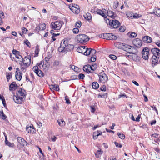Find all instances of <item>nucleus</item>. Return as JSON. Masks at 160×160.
<instances>
[{
    "label": "nucleus",
    "mask_w": 160,
    "mask_h": 160,
    "mask_svg": "<svg viewBox=\"0 0 160 160\" xmlns=\"http://www.w3.org/2000/svg\"><path fill=\"white\" fill-rule=\"evenodd\" d=\"M20 53H18L13 57V59L15 61L18 63H21L23 61V58L22 56L19 54Z\"/></svg>",
    "instance_id": "11"
},
{
    "label": "nucleus",
    "mask_w": 160,
    "mask_h": 160,
    "mask_svg": "<svg viewBox=\"0 0 160 160\" xmlns=\"http://www.w3.org/2000/svg\"><path fill=\"white\" fill-rule=\"evenodd\" d=\"M109 58L115 60L117 59V57L113 54H110L109 55Z\"/></svg>",
    "instance_id": "50"
},
{
    "label": "nucleus",
    "mask_w": 160,
    "mask_h": 160,
    "mask_svg": "<svg viewBox=\"0 0 160 160\" xmlns=\"http://www.w3.org/2000/svg\"><path fill=\"white\" fill-rule=\"evenodd\" d=\"M143 41L145 43H149L152 42V38L148 36H146L142 38Z\"/></svg>",
    "instance_id": "21"
},
{
    "label": "nucleus",
    "mask_w": 160,
    "mask_h": 160,
    "mask_svg": "<svg viewBox=\"0 0 160 160\" xmlns=\"http://www.w3.org/2000/svg\"><path fill=\"white\" fill-rule=\"evenodd\" d=\"M81 25V22L79 21H78L75 23V26L77 28H80Z\"/></svg>",
    "instance_id": "45"
},
{
    "label": "nucleus",
    "mask_w": 160,
    "mask_h": 160,
    "mask_svg": "<svg viewBox=\"0 0 160 160\" xmlns=\"http://www.w3.org/2000/svg\"><path fill=\"white\" fill-rule=\"evenodd\" d=\"M118 135L119 138L122 139H124L125 138V135L122 133H118Z\"/></svg>",
    "instance_id": "47"
},
{
    "label": "nucleus",
    "mask_w": 160,
    "mask_h": 160,
    "mask_svg": "<svg viewBox=\"0 0 160 160\" xmlns=\"http://www.w3.org/2000/svg\"><path fill=\"white\" fill-rule=\"evenodd\" d=\"M91 108V112L92 113H94L95 111V108L94 106H90Z\"/></svg>",
    "instance_id": "55"
},
{
    "label": "nucleus",
    "mask_w": 160,
    "mask_h": 160,
    "mask_svg": "<svg viewBox=\"0 0 160 160\" xmlns=\"http://www.w3.org/2000/svg\"><path fill=\"white\" fill-rule=\"evenodd\" d=\"M58 124L61 126H63L65 124V122L62 119L58 120Z\"/></svg>",
    "instance_id": "37"
},
{
    "label": "nucleus",
    "mask_w": 160,
    "mask_h": 160,
    "mask_svg": "<svg viewBox=\"0 0 160 160\" xmlns=\"http://www.w3.org/2000/svg\"><path fill=\"white\" fill-rule=\"evenodd\" d=\"M96 12L97 14H99L103 17L104 19L105 18L107 17L105 14L103 13V12L101 10L98 9Z\"/></svg>",
    "instance_id": "28"
},
{
    "label": "nucleus",
    "mask_w": 160,
    "mask_h": 160,
    "mask_svg": "<svg viewBox=\"0 0 160 160\" xmlns=\"http://www.w3.org/2000/svg\"><path fill=\"white\" fill-rule=\"evenodd\" d=\"M79 79H84L85 75L83 74L80 73L78 76Z\"/></svg>",
    "instance_id": "51"
},
{
    "label": "nucleus",
    "mask_w": 160,
    "mask_h": 160,
    "mask_svg": "<svg viewBox=\"0 0 160 160\" xmlns=\"http://www.w3.org/2000/svg\"><path fill=\"white\" fill-rule=\"evenodd\" d=\"M26 91L21 88H19L17 92L16 95H14L13 99L17 103L21 104L26 98Z\"/></svg>",
    "instance_id": "1"
},
{
    "label": "nucleus",
    "mask_w": 160,
    "mask_h": 160,
    "mask_svg": "<svg viewBox=\"0 0 160 160\" xmlns=\"http://www.w3.org/2000/svg\"><path fill=\"white\" fill-rule=\"evenodd\" d=\"M153 13L157 16L160 17V8H155L153 10Z\"/></svg>",
    "instance_id": "24"
},
{
    "label": "nucleus",
    "mask_w": 160,
    "mask_h": 160,
    "mask_svg": "<svg viewBox=\"0 0 160 160\" xmlns=\"http://www.w3.org/2000/svg\"><path fill=\"white\" fill-rule=\"evenodd\" d=\"M29 59L30 60V64L31 63V57L29 56H25L24 58H23V61H22L23 62H28L27 59Z\"/></svg>",
    "instance_id": "38"
},
{
    "label": "nucleus",
    "mask_w": 160,
    "mask_h": 160,
    "mask_svg": "<svg viewBox=\"0 0 160 160\" xmlns=\"http://www.w3.org/2000/svg\"><path fill=\"white\" fill-rule=\"evenodd\" d=\"M105 20L107 24H109L111 27L114 28H117L120 25V22L117 20H110L107 17L105 18Z\"/></svg>",
    "instance_id": "3"
},
{
    "label": "nucleus",
    "mask_w": 160,
    "mask_h": 160,
    "mask_svg": "<svg viewBox=\"0 0 160 160\" xmlns=\"http://www.w3.org/2000/svg\"><path fill=\"white\" fill-rule=\"evenodd\" d=\"M149 49L147 47L144 48L142 52V58L145 60H148L150 55Z\"/></svg>",
    "instance_id": "8"
},
{
    "label": "nucleus",
    "mask_w": 160,
    "mask_h": 160,
    "mask_svg": "<svg viewBox=\"0 0 160 160\" xmlns=\"http://www.w3.org/2000/svg\"><path fill=\"white\" fill-rule=\"evenodd\" d=\"M17 140L19 143L22 146H24L25 144H27V142L22 138L18 137L17 138Z\"/></svg>",
    "instance_id": "17"
},
{
    "label": "nucleus",
    "mask_w": 160,
    "mask_h": 160,
    "mask_svg": "<svg viewBox=\"0 0 160 160\" xmlns=\"http://www.w3.org/2000/svg\"><path fill=\"white\" fill-rule=\"evenodd\" d=\"M111 35H109V40H116L117 39V37L116 36L114 35L112 33H110Z\"/></svg>",
    "instance_id": "31"
},
{
    "label": "nucleus",
    "mask_w": 160,
    "mask_h": 160,
    "mask_svg": "<svg viewBox=\"0 0 160 160\" xmlns=\"http://www.w3.org/2000/svg\"><path fill=\"white\" fill-rule=\"evenodd\" d=\"M67 40H63L60 46L58 48V51L59 52H66L65 50V43L67 42Z\"/></svg>",
    "instance_id": "10"
},
{
    "label": "nucleus",
    "mask_w": 160,
    "mask_h": 160,
    "mask_svg": "<svg viewBox=\"0 0 160 160\" xmlns=\"http://www.w3.org/2000/svg\"><path fill=\"white\" fill-rule=\"evenodd\" d=\"M17 85L15 82H13L10 84L9 86V89L10 91L15 90L17 88Z\"/></svg>",
    "instance_id": "18"
},
{
    "label": "nucleus",
    "mask_w": 160,
    "mask_h": 160,
    "mask_svg": "<svg viewBox=\"0 0 160 160\" xmlns=\"http://www.w3.org/2000/svg\"><path fill=\"white\" fill-rule=\"evenodd\" d=\"M132 42L133 45L137 48L141 47L142 45V40L138 38L134 39L132 41Z\"/></svg>",
    "instance_id": "9"
},
{
    "label": "nucleus",
    "mask_w": 160,
    "mask_h": 160,
    "mask_svg": "<svg viewBox=\"0 0 160 160\" xmlns=\"http://www.w3.org/2000/svg\"><path fill=\"white\" fill-rule=\"evenodd\" d=\"M12 73L9 72L7 74L6 77L7 81L8 82H9V80L12 77Z\"/></svg>",
    "instance_id": "40"
},
{
    "label": "nucleus",
    "mask_w": 160,
    "mask_h": 160,
    "mask_svg": "<svg viewBox=\"0 0 160 160\" xmlns=\"http://www.w3.org/2000/svg\"><path fill=\"white\" fill-rule=\"evenodd\" d=\"M27 60L28 62H21V63H19L20 66L21 70L23 72L26 71L27 68L30 65V60L29 59Z\"/></svg>",
    "instance_id": "7"
},
{
    "label": "nucleus",
    "mask_w": 160,
    "mask_h": 160,
    "mask_svg": "<svg viewBox=\"0 0 160 160\" xmlns=\"http://www.w3.org/2000/svg\"><path fill=\"white\" fill-rule=\"evenodd\" d=\"M0 117L2 119L5 120L7 118V116L4 114L2 110L0 111Z\"/></svg>",
    "instance_id": "35"
},
{
    "label": "nucleus",
    "mask_w": 160,
    "mask_h": 160,
    "mask_svg": "<svg viewBox=\"0 0 160 160\" xmlns=\"http://www.w3.org/2000/svg\"><path fill=\"white\" fill-rule=\"evenodd\" d=\"M114 143L116 147H118L119 148H121L122 147V146L121 144H119L117 143L116 142H114Z\"/></svg>",
    "instance_id": "59"
},
{
    "label": "nucleus",
    "mask_w": 160,
    "mask_h": 160,
    "mask_svg": "<svg viewBox=\"0 0 160 160\" xmlns=\"http://www.w3.org/2000/svg\"><path fill=\"white\" fill-rule=\"evenodd\" d=\"M153 55L157 56L158 58H160V50L158 48H153L151 49Z\"/></svg>",
    "instance_id": "14"
},
{
    "label": "nucleus",
    "mask_w": 160,
    "mask_h": 160,
    "mask_svg": "<svg viewBox=\"0 0 160 160\" xmlns=\"http://www.w3.org/2000/svg\"><path fill=\"white\" fill-rule=\"evenodd\" d=\"M54 30H51L50 31V33L52 34V35H53L54 37H55L57 36H58L59 35V34H60L59 33H57V34L54 33Z\"/></svg>",
    "instance_id": "52"
},
{
    "label": "nucleus",
    "mask_w": 160,
    "mask_h": 160,
    "mask_svg": "<svg viewBox=\"0 0 160 160\" xmlns=\"http://www.w3.org/2000/svg\"><path fill=\"white\" fill-rule=\"evenodd\" d=\"M71 68L73 70H74L75 72H78V70L79 69L78 68L74 65L72 66Z\"/></svg>",
    "instance_id": "61"
},
{
    "label": "nucleus",
    "mask_w": 160,
    "mask_h": 160,
    "mask_svg": "<svg viewBox=\"0 0 160 160\" xmlns=\"http://www.w3.org/2000/svg\"><path fill=\"white\" fill-rule=\"evenodd\" d=\"M84 18L88 20H89L91 19L92 17L90 13H88L83 15Z\"/></svg>",
    "instance_id": "34"
},
{
    "label": "nucleus",
    "mask_w": 160,
    "mask_h": 160,
    "mask_svg": "<svg viewBox=\"0 0 160 160\" xmlns=\"http://www.w3.org/2000/svg\"><path fill=\"white\" fill-rule=\"evenodd\" d=\"M126 15L128 17L132 19L133 15L130 12H127L126 13Z\"/></svg>",
    "instance_id": "62"
},
{
    "label": "nucleus",
    "mask_w": 160,
    "mask_h": 160,
    "mask_svg": "<svg viewBox=\"0 0 160 160\" xmlns=\"http://www.w3.org/2000/svg\"><path fill=\"white\" fill-rule=\"evenodd\" d=\"M26 131L28 133H35V129L33 125L31 124L30 126H27L26 127Z\"/></svg>",
    "instance_id": "15"
},
{
    "label": "nucleus",
    "mask_w": 160,
    "mask_h": 160,
    "mask_svg": "<svg viewBox=\"0 0 160 160\" xmlns=\"http://www.w3.org/2000/svg\"><path fill=\"white\" fill-rule=\"evenodd\" d=\"M89 67H90V65H85L83 68V71L88 73H92L93 72H91L90 70Z\"/></svg>",
    "instance_id": "23"
},
{
    "label": "nucleus",
    "mask_w": 160,
    "mask_h": 160,
    "mask_svg": "<svg viewBox=\"0 0 160 160\" xmlns=\"http://www.w3.org/2000/svg\"><path fill=\"white\" fill-rule=\"evenodd\" d=\"M65 99L66 100V103L68 104H69L70 103V100L67 96H66L65 97Z\"/></svg>",
    "instance_id": "53"
},
{
    "label": "nucleus",
    "mask_w": 160,
    "mask_h": 160,
    "mask_svg": "<svg viewBox=\"0 0 160 160\" xmlns=\"http://www.w3.org/2000/svg\"><path fill=\"white\" fill-rule=\"evenodd\" d=\"M100 81L102 83H105L108 80V77L104 72L103 71L100 72L98 74Z\"/></svg>",
    "instance_id": "5"
},
{
    "label": "nucleus",
    "mask_w": 160,
    "mask_h": 160,
    "mask_svg": "<svg viewBox=\"0 0 160 160\" xmlns=\"http://www.w3.org/2000/svg\"><path fill=\"white\" fill-rule=\"evenodd\" d=\"M123 43H121L119 42H116L114 43V45L115 47L119 49H122Z\"/></svg>",
    "instance_id": "27"
},
{
    "label": "nucleus",
    "mask_w": 160,
    "mask_h": 160,
    "mask_svg": "<svg viewBox=\"0 0 160 160\" xmlns=\"http://www.w3.org/2000/svg\"><path fill=\"white\" fill-rule=\"evenodd\" d=\"M110 33H104L102 35H101L99 37L104 39H109V35H111Z\"/></svg>",
    "instance_id": "25"
},
{
    "label": "nucleus",
    "mask_w": 160,
    "mask_h": 160,
    "mask_svg": "<svg viewBox=\"0 0 160 160\" xmlns=\"http://www.w3.org/2000/svg\"><path fill=\"white\" fill-rule=\"evenodd\" d=\"M42 62L37 63V65L34 66L32 68L33 71L38 76L40 77H42L44 76V74L42 71L39 69H41L43 67Z\"/></svg>",
    "instance_id": "2"
},
{
    "label": "nucleus",
    "mask_w": 160,
    "mask_h": 160,
    "mask_svg": "<svg viewBox=\"0 0 160 160\" xmlns=\"http://www.w3.org/2000/svg\"><path fill=\"white\" fill-rule=\"evenodd\" d=\"M90 48H86L85 52H84V55L87 56L90 55Z\"/></svg>",
    "instance_id": "36"
},
{
    "label": "nucleus",
    "mask_w": 160,
    "mask_h": 160,
    "mask_svg": "<svg viewBox=\"0 0 160 160\" xmlns=\"http://www.w3.org/2000/svg\"><path fill=\"white\" fill-rule=\"evenodd\" d=\"M57 139V138L54 135L52 136L51 137V140L53 142H55L56 139Z\"/></svg>",
    "instance_id": "64"
},
{
    "label": "nucleus",
    "mask_w": 160,
    "mask_h": 160,
    "mask_svg": "<svg viewBox=\"0 0 160 160\" xmlns=\"http://www.w3.org/2000/svg\"><path fill=\"white\" fill-rule=\"evenodd\" d=\"M100 90L102 91H106V86L104 85H102L100 87Z\"/></svg>",
    "instance_id": "60"
},
{
    "label": "nucleus",
    "mask_w": 160,
    "mask_h": 160,
    "mask_svg": "<svg viewBox=\"0 0 160 160\" xmlns=\"http://www.w3.org/2000/svg\"><path fill=\"white\" fill-rule=\"evenodd\" d=\"M62 23L59 21L52 22L51 24V28L52 30L58 31L60 30L62 27Z\"/></svg>",
    "instance_id": "4"
},
{
    "label": "nucleus",
    "mask_w": 160,
    "mask_h": 160,
    "mask_svg": "<svg viewBox=\"0 0 160 160\" xmlns=\"http://www.w3.org/2000/svg\"><path fill=\"white\" fill-rule=\"evenodd\" d=\"M16 71L15 72L16 78L18 80L20 81L22 78V73L20 72L19 68H16Z\"/></svg>",
    "instance_id": "13"
},
{
    "label": "nucleus",
    "mask_w": 160,
    "mask_h": 160,
    "mask_svg": "<svg viewBox=\"0 0 160 160\" xmlns=\"http://www.w3.org/2000/svg\"><path fill=\"white\" fill-rule=\"evenodd\" d=\"M142 15L140 14H138L137 13H136L134 15H133L132 18L137 19L139 18Z\"/></svg>",
    "instance_id": "44"
},
{
    "label": "nucleus",
    "mask_w": 160,
    "mask_h": 160,
    "mask_svg": "<svg viewBox=\"0 0 160 160\" xmlns=\"http://www.w3.org/2000/svg\"><path fill=\"white\" fill-rule=\"evenodd\" d=\"M86 47L84 46H82L78 48L77 49V51L80 53H83L84 54V52H85Z\"/></svg>",
    "instance_id": "20"
},
{
    "label": "nucleus",
    "mask_w": 160,
    "mask_h": 160,
    "mask_svg": "<svg viewBox=\"0 0 160 160\" xmlns=\"http://www.w3.org/2000/svg\"><path fill=\"white\" fill-rule=\"evenodd\" d=\"M92 87L93 88L96 89L98 88L99 85L97 82H95L92 83Z\"/></svg>",
    "instance_id": "32"
},
{
    "label": "nucleus",
    "mask_w": 160,
    "mask_h": 160,
    "mask_svg": "<svg viewBox=\"0 0 160 160\" xmlns=\"http://www.w3.org/2000/svg\"><path fill=\"white\" fill-rule=\"evenodd\" d=\"M97 132H99L97 134H96V132H94V133L93 134L94 135H95L96 136H95V137L93 136V138H94V139H97V137H98V136H99V135H101L102 134V132L98 130L97 131Z\"/></svg>",
    "instance_id": "39"
},
{
    "label": "nucleus",
    "mask_w": 160,
    "mask_h": 160,
    "mask_svg": "<svg viewBox=\"0 0 160 160\" xmlns=\"http://www.w3.org/2000/svg\"><path fill=\"white\" fill-rule=\"evenodd\" d=\"M125 28L124 27H122V26L119 29V31L121 32H124L125 31Z\"/></svg>",
    "instance_id": "57"
},
{
    "label": "nucleus",
    "mask_w": 160,
    "mask_h": 160,
    "mask_svg": "<svg viewBox=\"0 0 160 160\" xmlns=\"http://www.w3.org/2000/svg\"><path fill=\"white\" fill-rule=\"evenodd\" d=\"M90 54L92 56H95V55L96 52V50L90 48Z\"/></svg>",
    "instance_id": "46"
},
{
    "label": "nucleus",
    "mask_w": 160,
    "mask_h": 160,
    "mask_svg": "<svg viewBox=\"0 0 160 160\" xmlns=\"http://www.w3.org/2000/svg\"><path fill=\"white\" fill-rule=\"evenodd\" d=\"M98 96L101 98H106L107 97V94L105 92H101L98 94Z\"/></svg>",
    "instance_id": "33"
},
{
    "label": "nucleus",
    "mask_w": 160,
    "mask_h": 160,
    "mask_svg": "<svg viewBox=\"0 0 160 160\" xmlns=\"http://www.w3.org/2000/svg\"><path fill=\"white\" fill-rule=\"evenodd\" d=\"M39 51V47L38 45H37L36 46L35 50V53L37 56L38 55Z\"/></svg>",
    "instance_id": "41"
},
{
    "label": "nucleus",
    "mask_w": 160,
    "mask_h": 160,
    "mask_svg": "<svg viewBox=\"0 0 160 160\" xmlns=\"http://www.w3.org/2000/svg\"><path fill=\"white\" fill-rule=\"evenodd\" d=\"M24 43L28 47L30 48L31 47V44L29 42L28 39H26L24 41Z\"/></svg>",
    "instance_id": "42"
},
{
    "label": "nucleus",
    "mask_w": 160,
    "mask_h": 160,
    "mask_svg": "<svg viewBox=\"0 0 160 160\" xmlns=\"http://www.w3.org/2000/svg\"><path fill=\"white\" fill-rule=\"evenodd\" d=\"M73 32L74 34H77L79 32V29L78 28H75L73 29Z\"/></svg>",
    "instance_id": "56"
},
{
    "label": "nucleus",
    "mask_w": 160,
    "mask_h": 160,
    "mask_svg": "<svg viewBox=\"0 0 160 160\" xmlns=\"http://www.w3.org/2000/svg\"><path fill=\"white\" fill-rule=\"evenodd\" d=\"M77 39L79 42L83 43L88 41L89 38L88 36L84 34H81L78 36Z\"/></svg>",
    "instance_id": "6"
},
{
    "label": "nucleus",
    "mask_w": 160,
    "mask_h": 160,
    "mask_svg": "<svg viewBox=\"0 0 160 160\" xmlns=\"http://www.w3.org/2000/svg\"><path fill=\"white\" fill-rule=\"evenodd\" d=\"M22 31L23 33L26 34L27 32L28 31V30L25 28H23L22 29Z\"/></svg>",
    "instance_id": "58"
},
{
    "label": "nucleus",
    "mask_w": 160,
    "mask_h": 160,
    "mask_svg": "<svg viewBox=\"0 0 160 160\" xmlns=\"http://www.w3.org/2000/svg\"><path fill=\"white\" fill-rule=\"evenodd\" d=\"M96 60V57L95 56H92L90 58V61L92 62H94Z\"/></svg>",
    "instance_id": "54"
},
{
    "label": "nucleus",
    "mask_w": 160,
    "mask_h": 160,
    "mask_svg": "<svg viewBox=\"0 0 160 160\" xmlns=\"http://www.w3.org/2000/svg\"><path fill=\"white\" fill-rule=\"evenodd\" d=\"M107 14L109 17H111L112 18H114V13L112 11L109 10H107Z\"/></svg>",
    "instance_id": "30"
},
{
    "label": "nucleus",
    "mask_w": 160,
    "mask_h": 160,
    "mask_svg": "<svg viewBox=\"0 0 160 160\" xmlns=\"http://www.w3.org/2000/svg\"><path fill=\"white\" fill-rule=\"evenodd\" d=\"M40 30H44L46 29V24L44 23L40 24Z\"/></svg>",
    "instance_id": "43"
},
{
    "label": "nucleus",
    "mask_w": 160,
    "mask_h": 160,
    "mask_svg": "<svg viewBox=\"0 0 160 160\" xmlns=\"http://www.w3.org/2000/svg\"><path fill=\"white\" fill-rule=\"evenodd\" d=\"M131 46L123 43L122 49L128 52L129 53H133L131 49Z\"/></svg>",
    "instance_id": "12"
},
{
    "label": "nucleus",
    "mask_w": 160,
    "mask_h": 160,
    "mask_svg": "<svg viewBox=\"0 0 160 160\" xmlns=\"http://www.w3.org/2000/svg\"><path fill=\"white\" fill-rule=\"evenodd\" d=\"M103 151L101 149L99 148L98 149V150L95 153V154L96 157L97 158H99L102 154Z\"/></svg>",
    "instance_id": "22"
},
{
    "label": "nucleus",
    "mask_w": 160,
    "mask_h": 160,
    "mask_svg": "<svg viewBox=\"0 0 160 160\" xmlns=\"http://www.w3.org/2000/svg\"><path fill=\"white\" fill-rule=\"evenodd\" d=\"M67 42L65 43V50L66 52L72 50L74 48V46L72 44H68V41L67 40Z\"/></svg>",
    "instance_id": "16"
},
{
    "label": "nucleus",
    "mask_w": 160,
    "mask_h": 160,
    "mask_svg": "<svg viewBox=\"0 0 160 160\" xmlns=\"http://www.w3.org/2000/svg\"><path fill=\"white\" fill-rule=\"evenodd\" d=\"M132 59L135 61L138 62L139 60V57L136 54H133L132 56Z\"/></svg>",
    "instance_id": "29"
},
{
    "label": "nucleus",
    "mask_w": 160,
    "mask_h": 160,
    "mask_svg": "<svg viewBox=\"0 0 160 160\" xmlns=\"http://www.w3.org/2000/svg\"><path fill=\"white\" fill-rule=\"evenodd\" d=\"M157 56L153 55L152 57V65H155L158 63V59Z\"/></svg>",
    "instance_id": "19"
},
{
    "label": "nucleus",
    "mask_w": 160,
    "mask_h": 160,
    "mask_svg": "<svg viewBox=\"0 0 160 160\" xmlns=\"http://www.w3.org/2000/svg\"><path fill=\"white\" fill-rule=\"evenodd\" d=\"M53 89L56 91H58L59 90V87L58 86L54 84L52 86Z\"/></svg>",
    "instance_id": "49"
},
{
    "label": "nucleus",
    "mask_w": 160,
    "mask_h": 160,
    "mask_svg": "<svg viewBox=\"0 0 160 160\" xmlns=\"http://www.w3.org/2000/svg\"><path fill=\"white\" fill-rule=\"evenodd\" d=\"M5 143L6 145L8 146L9 147H12L14 146V144L13 143H11L9 142L7 139V137H5Z\"/></svg>",
    "instance_id": "26"
},
{
    "label": "nucleus",
    "mask_w": 160,
    "mask_h": 160,
    "mask_svg": "<svg viewBox=\"0 0 160 160\" xmlns=\"http://www.w3.org/2000/svg\"><path fill=\"white\" fill-rule=\"evenodd\" d=\"M119 5V2L118 1H117L115 2H114L113 8L114 9L116 8Z\"/></svg>",
    "instance_id": "48"
},
{
    "label": "nucleus",
    "mask_w": 160,
    "mask_h": 160,
    "mask_svg": "<svg viewBox=\"0 0 160 160\" xmlns=\"http://www.w3.org/2000/svg\"><path fill=\"white\" fill-rule=\"evenodd\" d=\"M137 36V34L135 32H132L130 35V38H134Z\"/></svg>",
    "instance_id": "63"
}]
</instances>
